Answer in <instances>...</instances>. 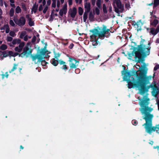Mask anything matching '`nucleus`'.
<instances>
[{
    "label": "nucleus",
    "mask_w": 159,
    "mask_h": 159,
    "mask_svg": "<svg viewBox=\"0 0 159 159\" xmlns=\"http://www.w3.org/2000/svg\"><path fill=\"white\" fill-rule=\"evenodd\" d=\"M149 98H146L140 100L139 105L141 108H139L140 111L142 114H144L145 117L143 118L146 121L143 126H144L146 131L149 134H151L152 132L156 131L159 134V124L156 125L155 126H152V119L153 115L150 113L153 110V108L148 107Z\"/></svg>",
    "instance_id": "1"
},
{
    "label": "nucleus",
    "mask_w": 159,
    "mask_h": 159,
    "mask_svg": "<svg viewBox=\"0 0 159 159\" xmlns=\"http://www.w3.org/2000/svg\"><path fill=\"white\" fill-rule=\"evenodd\" d=\"M150 43H148V48L145 47V46L143 47H142L141 44L138 46V48L134 47L132 53L129 54L128 56L131 57L132 56H134V54H135V58H138V62H143L144 61L143 57H146L147 55H148L150 54L151 48V47H150Z\"/></svg>",
    "instance_id": "2"
},
{
    "label": "nucleus",
    "mask_w": 159,
    "mask_h": 159,
    "mask_svg": "<svg viewBox=\"0 0 159 159\" xmlns=\"http://www.w3.org/2000/svg\"><path fill=\"white\" fill-rule=\"evenodd\" d=\"M131 78L132 82H129L128 88L129 89L134 88V87L138 88L140 93L141 95H143L144 94L148 91V90L150 87H151V85L147 86L149 83L147 82L145 83L143 82L136 81L134 78L133 76Z\"/></svg>",
    "instance_id": "3"
},
{
    "label": "nucleus",
    "mask_w": 159,
    "mask_h": 159,
    "mask_svg": "<svg viewBox=\"0 0 159 159\" xmlns=\"http://www.w3.org/2000/svg\"><path fill=\"white\" fill-rule=\"evenodd\" d=\"M141 70H138V72L135 77V80L136 81L143 82L145 83L147 82L149 83V80L152 79L151 76H148L147 75L148 69L145 66H143Z\"/></svg>",
    "instance_id": "4"
},
{
    "label": "nucleus",
    "mask_w": 159,
    "mask_h": 159,
    "mask_svg": "<svg viewBox=\"0 0 159 159\" xmlns=\"http://www.w3.org/2000/svg\"><path fill=\"white\" fill-rule=\"evenodd\" d=\"M122 67L123 70L121 71V73L122 75H124L123 80L127 81L128 84L129 82H132L131 78L132 77L131 76H134L135 77L138 71L134 70L128 71L127 70H125L126 67L125 66H123Z\"/></svg>",
    "instance_id": "5"
},
{
    "label": "nucleus",
    "mask_w": 159,
    "mask_h": 159,
    "mask_svg": "<svg viewBox=\"0 0 159 159\" xmlns=\"http://www.w3.org/2000/svg\"><path fill=\"white\" fill-rule=\"evenodd\" d=\"M90 33V38L92 42V45L93 46H96L98 45L99 42L98 41L99 38V31L96 28L89 30Z\"/></svg>",
    "instance_id": "6"
},
{
    "label": "nucleus",
    "mask_w": 159,
    "mask_h": 159,
    "mask_svg": "<svg viewBox=\"0 0 159 159\" xmlns=\"http://www.w3.org/2000/svg\"><path fill=\"white\" fill-rule=\"evenodd\" d=\"M38 53L39 54H36L35 55H33L31 54L30 57H31L33 61H35L36 59L39 61H41L43 59H44V56L45 55L46 52L44 50H43L41 49L39 52L38 51Z\"/></svg>",
    "instance_id": "7"
},
{
    "label": "nucleus",
    "mask_w": 159,
    "mask_h": 159,
    "mask_svg": "<svg viewBox=\"0 0 159 159\" xmlns=\"http://www.w3.org/2000/svg\"><path fill=\"white\" fill-rule=\"evenodd\" d=\"M110 30L109 29H107L106 26L103 25L100 31V39H102L105 37L108 38L110 35Z\"/></svg>",
    "instance_id": "8"
},
{
    "label": "nucleus",
    "mask_w": 159,
    "mask_h": 159,
    "mask_svg": "<svg viewBox=\"0 0 159 159\" xmlns=\"http://www.w3.org/2000/svg\"><path fill=\"white\" fill-rule=\"evenodd\" d=\"M32 51L30 49L28 46L26 45L23 49V52L19 54V57H21L22 58L25 57L26 58L28 57L31 54Z\"/></svg>",
    "instance_id": "9"
},
{
    "label": "nucleus",
    "mask_w": 159,
    "mask_h": 159,
    "mask_svg": "<svg viewBox=\"0 0 159 159\" xmlns=\"http://www.w3.org/2000/svg\"><path fill=\"white\" fill-rule=\"evenodd\" d=\"M13 20L16 24L20 27L24 26L25 24L26 19L23 16H20L19 19L14 18Z\"/></svg>",
    "instance_id": "10"
},
{
    "label": "nucleus",
    "mask_w": 159,
    "mask_h": 159,
    "mask_svg": "<svg viewBox=\"0 0 159 159\" xmlns=\"http://www.w3.org/2000/svg\"><path fill=\"white\" fill-rule=\"evenodd\" d=\"M69 61L70 62V70L71 69L76 68L77 67L78 64L77 63H79V61L76 60L74 57H69Z\"/></svg>",
    "instance_id": "11"
},
{
    "label": "nucleus",
    "mask_w": 159,
    "mask_h": 159,
    "mask_svg": "<svg viewBox=\"0 0 159 159\" xmlns=\"http://www.w3.org/2000/svg\"><path fill=\"white\" fill-rule=\"evenodd\" d=\"M65 61H64L61 60H59V65L60 68L62 70H64L65 71L67 70L68 67L66 65Z\"/></svg>",
    "instance_id": "12"
},
{
    "label": "nucleus",
    "mask_w": 159,
    "mask_h": 159,
    "mask_svg": "<svg viewBox=\"0 0 159 159\" xmlns=\"http://www.w3.org/2000/svg\"><path fill=\"white\" fill-rule=\"evenodd\" d=\"M151 88L153 89L152 92L153 95L155 97H156L159 93V89L158 88L156 84L151 85Z\"/></svg>",
    "instance_id": "13"
},
{
    "label": "nucleus",
    "mask_w": 159,
    "mask_h": 159,
    "mask_svg": "<svg viewBox=\"0 0 159 159\" xmlns=\"http://www.w3.org/2000/svg\"><path fill=\"white\" fill-rule=\"evenodd\" d=\"M18 47H16L15 48V50L17 52H20L22 50L23 47L25 45V43L22 42L19 43Z\"/></svg>",
    "instance_id": "14"
},
{
    "label": "nucleus",
    "mask_w": 159,
    "mask_h": 159,
    "mask_svg": "<svg viewBox=\"0 0 159 159\" xmlns=\"http://www.w3.org/2000/svg\"><path fill=\"white\" fill-rule=\"evenodd\" d=\"M114 4L116 3L118 8L120 9L123 8V7L122 6L120 0H116L113 2Z\"/></svg>",
    "instance_id": "15"
},
{
    "label": "nucleus",
    "mask_w": 159,
    "mask_h": 159,
    "mask_svg": "<svg viewBox=\"0 0 159 159\" xmlns=\"http://www.w3.org/2000/svg\"><path fill=\"white\" fill-rule=\"evenodd\" d=\"M77 13V9L76 8L74 7L73 8L72 11H71L70 13V16L72 18H74Z\"/></svg>",
    "instance_id": "16"
},
{
    "label": "nucleus",
    "mask_w": 159,
    "mask_h": 159,
    "mask_svg": "<svg viewBox=\"0 0 159 159\" xmlns=\"http://www.w3.org/2000/svg\"><path fill=\"white\" fill-rule=\"evenodd\" d=\"M21 42V40L20 39H14L11 43L9 44L10 46L11 47L12 46V44L15 45L16 43L19 44Z\"/></svg>",
    "instance_id": "17"
},
{
    "label": "nucleus",
    "mask_w": 159,
    "mask_h": 159,
    "mask_svg": "<svg viewBox=\"0 0 159 159\" xmlns=\"http://www.w3.org/2000/svg\"><path fill=\"white\" fill-rule=\"evenodd\" d=\"M85 11L89 12L90 10V4L89 2L84 3Z\"/></svg>",
    "instance_id": "18"
},
{
    "label": "nucleus",
    "mask_w": 159,
    "mask_h": 159,
    "mask_svg": "<svg viewBox=\"0 0 159 159\" xmlns=\"http://www.w3.org/2000/svg\"><path fill=\"white\" fill-rule=\"evenodd\" d=\"M141 21V20H139V21H137V22H135V21L134 20L133 21V23L132 24V25L134 26L136 25L137 26V31H139V30H141V27H139V22Z\"/></svg>",
    "instance_id": "19"
},
{
    "label": "nucleus",
    "mask_w": 159,
    "mask_h": 159,
    "mask_svg": "<svg viewBox=\"0 0 159 159\" xmlns=\"http://www.w3.org/2000/svg\"><path fill=\"white\" fill-rule=\"evenodd\" d=\"M56 58H53L52 59L51 61V64L54 66H57L59 63V60H56Z\"/></svg>",
    "instance_id": "20"
},
{
    "label": "nucleus",
    "mask_w": 159,
    "mask_h": 159,
    "mask_svg": "<svg viewBox=\"0 0 159 159\" xmlns=\"http://www.w3.org/2000/svg\"><path fill=\"white\" fill-rule=\"evenodd\" d=\"M94 13H93L92 11L89 12V20L91 21H93L94 20Z\"/></svg>",
    "instance_id": "21"
},
{
    "label": "nucleus",
    "mask_w": 159,
    "mask_h": 159,
    "mask_svg": "<svg viewBox=\"0 0 159 159\" xmlns=\"http://www.w3.org/2000/svg\"><path fill=\"white\" fill-rule=\"evenodd\" d=\"M150 30L149 33L150 34H152L154 35H155L157 34V33L156 32L155 29L154 28L152 27L150 28Z\"/></svg>",
    "instance_id": "22"
},
{
    "label": "nucleus",
    "mask_w": 159,
    "mask_h": 159,
    "mask_svg": "<svg viewBox=\"0 0 159 159\" xmlns=\"http://www.w3.org/2000/svg\"><path fill=\"white\" fill-rule=\"evenodd\" d=\"M38 4L37 5L36 4H34L32 9V11H33L34 13H36L38 8Z\"/></svg>",
    "instance_id": "23"
},
{
    "label": "nucleus",
    "mask_w": 159,
    "mask_h": 159,
    "mask_svg": "<svg viewBox=\"0 0 159 159\" xmlns=\"http://www.w3.org/2000/svg\"><path fill=\"white\" fill-rule=\"evenodd\" d=\"M89 12L85 11L83 15V21L84 22H86L88 18V15Z\"/></svg>",
    "instance_id": "24"
},
{
    "label": "nucleus",
    "mask_w": 159,
    "mask_h": 159,
    "mask_svg": "<svg viewBox=\"0 0 159 159\" xmlns=\"http://www.w3.org/2000/svg\"><path fill=\"white\" fill-rule=\"evenodd\" d=\"M18 66L17 64H14L13 65V66L12 68V69L9 71V73H11L12 72H13L15 70H16L17 69V67Z\"/></svg>",
    "instance_id": "25"
},
{
    "label": "nucleus",
    "mask_w": 159,
    "mask_h": 159,
    "mask_svg": "<svg viewBox=\"0 0 159 159\" xmlns=\"http://www.w3.org/2000/svg\"><path fill=\"white\" fill-rule=\"evenodd\" d=\"M158 23V21L157 19H154L152 22H151V25L156 26Z\"/></svg>",
    "instance_id": "26"
},
{
    "label": "nucleus",
    "mask_w": 159,
    "mask_h": 159,
    "mask_svg": "<svg viewBox=\"0 0 159 159\" xmlns=\"http://www.w3.org/2000/svg\"><path fill=\"white\" fill-rule=\"evenodd\" d=\"M0 52L1 53V55H3L4 57H6L8 56V52L7 51L2 52L0 51Z\"/></svg>",
    "instance_id": "27"
},
{
    "label": "nucleus",
    "mask_w": 159,
    "mask_h": 159,
    "mask_svg": "<svg viewBox=\"0 0 159 159\" xmlns=\"http://www.w3.org/2000/svg\"><path fill=\"white\" fill-rule=\"evenodd\" d=\"M44 59H43L41 61H39L38 60V62H41L42 65L43 66H45V65L48 64V62H46L45 60H43Z\"/></svg>",
    "instance_id": "28"
},
{
    "label": "nucleus",
    "mask_w": 159,
    "mask_h": 159,
    "mask_svg": "<svg viewBox=\"0 0 159 159\" xmlns=\"http://www.w3.org/2000/svg\"><path fill=\"white\" fill-rule=\"evenodd\" d=\"M4 27L5 28L6 33H8L10 31V28L9 25L8 24H5L4 25Z\"/></svg>",
    "instance_id": "29"
},
{
    "label": "nucleus",
    "mask_w": 159,
    "mask_h": 159,
    "mask_svg": "<svg viewBox=\"0 0 159 159\" xmlns=\"http://www.w3.org/2000/svg\"><path fill=\"white\" fill-rule=\"evenodd\" d=\"M67 13V11H63L62 10V9H61L60 10L59 12V15L61 16H62L63 15V14H64L65 15H66Z\"/></svg>",
    "instance_id": "30"
},
{
    "label": "nucleus",
    "mask_w": 159,
    "mask_h": 159,
    "mask_svg": "<svg viewBox=\"0 0 159 159\" xmlns=\"http://www.w3.org/2000/svg\"><path fill=\"white\" fill-rule=\"evenodd\" d=\"M83 10L82 8L81 7H79L78 8V13L81 16L82 15L83 13Z\"/></svg>",
    "instance_id": "31"
},
{
    "label": "nucleus",
    "mask_w": 159,
    "mask_h": 159,
    "mask_svg": "<svg viewBox=\"0 0 159 159\" xmlns=\"http://www.w3.org/2000/svg\"><path fill=\"white\" fill-rule=\"evenodd\" d=\"M54 53L55 55L54 56V58H56L57 60H58V57H59L61 54L59 52L57 53L55 51H54Z\"/></svg>",
    "instance_id": "32"
},
{
    "label": "nucleus",
    "mask_w": 159,
    "mask_h": 159,
    "mask_svg": "<svg viewBox=\"0 0 159 159\" xmlns=\"http://www.w3.org/2000/svg\"><path fill=\"white\" fill-rule=\"evenodd\" d=\"M21 11V10L20 7L19 6H17L15 10L16 13L18 14L20 13Z\"/></svg>",
    "instance_id": "33"
},
{
    "label": "nucleus",
    "mask_w": 159,
    "mask_h": 159,
    "mask_svg": "<svg viewBox=\"0 0 159 159\" xmlns=\"http://www.w3.org/2000/svg\"><path fill=\"white\" fill-rule=\"evenodd\" d=\"M159 5V0H154L153 7H156Z\"/></svg>",
    "instance_id": "34"
},
{
    "label": "nucleus",
    "mask_w": 159,
    "mask_h": 159,
    "mask_svg": "<svg viewBox=\"0 0 159 159\" xmlns=\"http://www.w3.org/2000/svg\"><path fill=\"white\" fill-rule=\"evenodd\" d=\"M14 10L13 8H11L10 11L9 15L10 17H12L14 15Z\"/></svg>",
    "instance_id": "35"
},
{
    "label": "nucleus",
    "mask_w": 159,
    "mask_h": 159,
    "mask_svg": "<svg viewBox=\"0 0 159 159\" xmlns=\"http://www.w3.org/2000/svg\"><path fill=\"white\" fill-rule=\"evenodd\" d=\"M7 48V46L4 44H2V45L0 47V49L2 50H5Z\"/></svg>",
    "instance_id": "36"
},
{
    "label": "nucleus",
    "mask_w": 159,
    "mask_h": 159,
    "mask_svg": "<svg viewBox=\"0 0 159 159\" xmlns=\"http://www.w3.org/2000/svg\"><path fill=\"white\" fill-rule=\"evenodd\" d=\"M103 11L104 14H106L107 12L106 6L105 4H104L103 5Z\"/></svg>",
    "instance_id": "37"
},
{
    "label": "nucleus",
    "mask_w": 159,
    "mask_h": 159,
    "mask_svg": "<svg viewBox=\"0 0 159 159\" xmlns=\"http://www.w3.org/2000/svg\"><path fill=\"white\" fill-rule=\"evenodd\" d=\"M26 34V32L25 31H23L22 32L20 36V38L21 39H23L25 35Z\"/></svg>",
    "instance_id": "38"
},
{
    "label": "nucleus",
    "mask_w": 159,
    "mask_h": 159,
    "mask_svg": "<svg viewBox=\"0 0 159 159\" xmlns=\"http://www.w3.org/2000/svg\"><path fill=\"white\" fill-rule=\"evenodd\" d=\"M56 0H52V8H55L56 7Z\"/></svg>",
    "instance_id": "39"
},
{
    "label": "nucleus",
    "mask_w": 159,
    "mask_h": 159,
    "mask_svg": "<svg viewBox=\"0 0 159 159\" xmlns=\"http://www.w3.org/2000/svg\"><path fill=\"white\" fill-rule=\"evenodd\" d=\"M62 10L63 11H65L67 12V3H65L63 7L62 8Z\"/></svg>",
    "instance_id": "40"
},
{
    "label": "nucleus",
    "mask_w": 159,
    "mask_h": 159,
    "mask_svg": "<svg viewBox=\"0 0 159 159\" xmlns=\"http://www.w3.org/2000/svg\"><path fill=\"white\" fill-rule=\"evenodd\" d=\"M21 7L25 11H26L27 10V8L24 3H22L21 4Z\"/></svg>",
    "instance_id": "41"
},
{
    "label": "nucleus",
    "mask_w": 159,
    "mask_h": 159,
    "mask_svg": "<svg viewBox=\"0 0 159 159\" xmlns=\"http://www.w3.org/2000/svg\"><path fill=\"white\" fill-rule=\"evenodd\" d=\"M9 35L12 37H14L16 35L15 32L13 31H11L9 33Z\"/></svg>",
    "instance_id": "42"
},
{
    "label": "nucleus",
    "mask_w": 159,
    "mask_h": 159,
    "mask_svg": "<svg viewBox=\"0 0 159 159\" xmlns=\"http://www.w3.org/2000/svg\"><path fill=\"white\" fill-rule=\"evenodd\" d=\"M9 24L12 26L15 27V24L13 21L11 20H10Z\"/></svg>",
    "instance_id": "43"
},
{
    "label": "nucleus",
    "mask_w": 159,
    "mask_h": 159,
    "mask_svg": "<svg viewBox=\"0 0 159 159\" xmlns=\"http://www.w3.org/2000/svg\"><path fill=\"white\" fill-rule=\"evenodd\" d=\"M113 6H114V7L115 8V11L117 13H119L120 11L119 10L118 8H117L116 7L115 5L114 4H113Z\"/></svg>",
    "instance_id": "44"
},
{
    "label": "nucleus",
    "mask_w": 159,
    "mask_h": 159,
    "mask_svg": "<svg viewBox=\"0 0 159 159\" xmlns=\"http://www.w3.org/2000/svg\"><path fill=\"white\" fill-rule=\"evenodd\" d=\"M132 123L133 125H136L138 124V122L136 120H133L132 121Z\"/></svg>",
    "instance_id": "45"
},
{
    "label": "nucleus",
    "mask_w": 159,
    "mask_h": 159,
    "mask_svg": "<svg viewBox=\"0 0 159 159\" xmlns=\"http://www.w3.org/2000/svg\"><path fill=\"white\" fill-rule=\"evenodd\" d=\"M13 39L12 37L10 36H7V42H11Z\"/></svg>",
    "instance_id": "46"
},
{
    "label": "nucleus",
    "mask_w": 159,
    "mask_h": 159,
    "mask_svg": "<svg viewBox=\"0 0 159 159\" xmlns=\"http://www.w3.org/2000/svg\"><path fill=\"white\" fill-rule=\"evenodd\" d=\"M48 6H46L45 7H44L43 11V12L44 13H45L46 12V11L47 10H48Z\"/></svg>",
    "instance_id": "47"
},
{
    "label": "nucleus",
    "mask_w": 159,
    "mask_h": 159,
    "mask_svg": "<svg viewBox=\"0 0 159 159\" xmlns=\"http://www.w3.org/2000/svg\"><path fill=\"white\" fill-rule=\"evenodd\" d=\"M29 25L30 26H34V22L32 20L29 21Z\"/></svg>",
    "instance_id": "48"
},
{
    "label": "nucleus",
    "mask_w": 159,
    "mask_h": 159,
    "mask_svg": "<svg viewBox=\"0 0 159 159\" xmlns=\"http://www.w3.org/2000/svg\"><path fill=\"white\" fill-rule=\"evenodd\" d=\"M159 68V65H157L155 66L154 67V70L156 71Z\"/></svg>",
    "instance_id": "49"
},
{
    "label": "nucleus",
    "mask_w": 159,
    "mask_h": 159,
    "mask_svg": "<svg viewBox=\"0 0 159 159\" xmlns=\"http://www.w3.org/2000/svg\"><path fill=\"white\" fill-rule=\"evenodd\" d=\"M36 40V37L34 36L32 38V42L33 43H34Z\"/></svg>",
    "instance_id": "50"
},
{
    "label": "nucleus",
    "mask_w": 159,
    "mask_h": 159,
    "mask_svg": "<svg viewBox=\"0 0 159 159\" xmlns=\"http://www.w3.org/2000/svg\"><path fill=\"white\" fill-rule=\"evenodd\" d=\"M43 9V5L40 4L39 8V11H41Z\"/></svg>",
    "instance_id": "51"
},
{
    "label": "nucleus",
    "mask_w": 159,
    "mask_h": 159,
    "mask_svg": "<svg viewBox=\"0 0 159 159\" xmlns=\"http://www.w3.org/2000/svg\"><path fill=\"white\" fill-rule=\"evenodd\" d=\"M49 21H52L54 19V17L52 16V15H50V18L49 19Z\"/></svg>",
    "instance_id": "52"
},
{
    "label": "nucleus",
    "mask_w": 159,
    "mask_h": 159,
    "mask_svg": "<svg viewBox=\"0 0 159 159\" xmlns=\"http://www.w3.org/2000/svg\"><path fill=\"white\" fill-rule=\"evenodd\" d=\"M96 13L97 15L99 14V9L97 7L96 8Z\"/></svg>",
    "instance_id": "53"
},
{
    "label": "nucleus",
    "mask_w": 159,
    "mask_h": 159,
    "mask_svg": "<svg viewBox=\"0 0 159 159\" xmlns=\"http://www.w3.org/2000/svg\"><path fill=\"white\" fill-rule=\"evenodd\" d=\"M125 8L129 9V8H130V5L129 4H126L125 5Z\"/></svg>",
    "instance_id": "54"
},
{
    "label": "nucleus",
    "mask_w": 159,
    "mask_h": 159,
    "mask_svg": "<svg viewBox=\"0 0 159 159\" xmlns=\"http://www.w3.org/2000/svg\"><path fill=\"white\" fill-rule=\"evenodd\" d=\"M74 46V44L73 43H71L70 44V45L69 46V48L70 49H71L73 48Z\"/></svg>",
    "instance_id": "55"
},
{
    "label": "nucleus",
    "mask_w": 159,
    "mask_h": 159,
    "mask_svg": "<svg viewBox=\"0 0 159 159\" xmlns=\"http://www.w3.org/2000/svg\"><path fill=\"white\" fill-rule=\"evenodd\" d=\"M60 6V2L59 0L57 1V7L59 8Z\"/></svg>",
    "instance_id": "56"
},
{
    "label": "nucleus",
    "mask_w": 159,
    "mask_h": 159,
    "mask_svg": "<svg viewBox=\"0 0 159 159\" xmlns=\"http://www.w3.org/2000/svg\"><path fill=\"white\" fill-rule=\"evenodd\" d=\"M24 40L25 41H27L28 40V35H25L24 38Z\"/></svg>",
    "instance_id": "57"
},
{
    "label": "nucleus",
    "mask_w": 159,
    "mask_h": 159,
    "mask_svg": "<svg viewBox=\"0 0 159 159\" xmlns=\"http://www.w3.org/2000/svg\"><path fill=\"white\" fill-rule=\"evenodd\" d=\"M96 0H91L92 4L93 6L95 5Z\"/></svg>",
    "instance_id": "58"
},
{
    "label": "nucleus",
    "mask_w": 159,
    "mask_h": 159,
    "mask_svg": "<svg viewBox=\"0 0 159 159\" xmlns=\"http://www.w3.org/2000/svg\"><path fill=\"white\" fill-rule=\"evenodd\" d=\"M2 13V11L1 8H0V19H1L2 18V16H1Z\"/></svg>",
    "instance_id": "59"
},
{
    "label": "nucleus",
    "mask_w": 159,
    "mask_h": 159,
    "mask_svg": "<svg viewBox=\"0 0 159 159\" xmlns=\"http://www.w3.org/2000/svg\"><path fill=\"white\" fill-rule=\"evenodd\" d=\"M51 0H48V1H47V4L48 6H50L51 3Z\"/></svg>",
    "instance_id": "60"
},
{
    "label": "nucleus",
    "mask_w": 159,
    "mask_h": 159,
    "mask_svg": "<svg viewBox=\"0 0 159 159\" xmlns=\"http://www.w3.org/2000/svg\"><path fill=\"white\" fill-rule=\"evenodd\" d=\"M156 32L158 33L159 32V25H158L157 28L155 29Z\"/></svg>",
    "instance_id": "61"
},
{
    "label": "nucleus",
    "mask_w": 159,
    "mask_h": 159,
    "mask_svg": "<svg viewBox=\"0 0 159 159\" xmlns=\"http://www.w3.org/2000/svg\"><path fill=\"white\" fill-rule=\"evenodd\" d=\"M72 3V0H69L68 4L69 5H71Z\"/></svg>",
    "instance_id": "62"
},
{
    "label": "nucleus",
    "mask_w": 159,
    "mask_h": 159,
    "mask_svg": "<svg viewBox=\"0 0 159 159\" xmlns=\"http://www.w3.org/2000/svg\"><path fill=\"white\" fill-rule=\"evenodd\" d=\"M96 5L99 8V0H97L96 2Z\"/></svg>",
    "instance_id": "63"
},
{
    "label": "nucleus",
    "mask_w": 159,
    "mask_h": 159,
    "mask_svg": "<svg viewBox=\"0 0 159 159\" xmlns=\"http://www.w3.org/2000/svg\"><path fill=\"white\" fill-rule=\"evenodd\" d=\"M80 71V70L79 69H77L75 70V72L76 73H78Z\"/></svg>",
    "instance_id": "64"
}]
</instances>
